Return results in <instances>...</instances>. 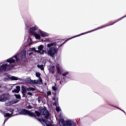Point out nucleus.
I'll return each instance as SVG.
<instances>
[{
  "mask_svg": "<svg viewBox=\"0 0 126 126\" xmlns=\"http://www.w3.org/2000/svg\"><path fill=\"white\" fill-rule=\"evenodd\" d=\"M38 103H40V99H38Z\"/></svg>",
  "mask_w": 126,
  "mask_h": 126,
  "instance_id": "35",
  "label": "nucleus"
},
{
  "mask_svg": "<svg viewBox=\"0 0 126 126\" xmlns=\"http://www.w3.org/2000/svg\"><path fill=\"white\" fill-rule=\"evenodd\" d=\"M59 126H76V123L71 120L64 121L63 119H59Z\"/></svg>",
  "mask_w": 126,
  "mask_h": 126,
  "instance_id": "5",
  "label": "nucleus"
},
{
  "mask_svg": "<svg viewBox=\"0 0 126 126\" xmlns=\"http://www.w3.org/2000/svg\"><path fill=\"white\" fill-rule=\"evenodd\" d=\"M26 109H32V107L31 106V105H29L26 107Z\"/></svg>",
  "mask_w": 126,
  "mask_h": 126,
  "instance_id": "28",
  "label": "nucleus"
},
{
  "mask_svg": "<svg viewBox=\"0 0 126 126\" xmlns=\"http://www.w3.org/2000/svg\"><path fill=\"white\" fill-rule=\"evenodd\" d=\"M56 68L57 69V72L59 74H62V71L61 70V69H62V68L60 67V64H57L56 65Z\"/></svg>",
  "mask_w": 126,
  "mask_h": 126,
  "instance_id": "18",
  "label": "nucleus"
},
{
  "mask_svg": "<svg viewBox=\"0 0 126 126\" xmlns=\"http://www.w3.org/2000/svg\"><path fill=\"white\" fill-rule=\"evenodd\" d=\"M26 90H27L25 87H22V93L23 95H24L25 93H26Z\"/></svg>",
  "mask_w": 126,
  "mask_h": 126,
  "instance_id": "19",
  "label": "nucleus"
},
{
  "mask_svg": "<svg viewBox=\"0 0 126 126\" xmlns=\"http://www.w3.org/2000/svg\"><path fill=\"white\" fill-rule=\"evenodd\" d=\"M44 46L43 45H40L38 47V50H37L36 53H39V54H43L44 53Z\"/></svg>",
  "mask_w": 126,
  "mask_h": 126,
  "instance_id": "15",
  "label": "nucleus"
},
{
  "mask_svg": "<svg viewBox=\"0 0 126 126\" xmlns=\"http://www.w3.org/2000/svg\"><path fill=\"white\" fill-rule=\"evenodd\" d=\"M39 32L41 36V37H48L49 36V34L48 33L43 32L42 31L39 30Z\"/></svg>",
  "mask_w": 126,
  "mask_h": 126,
  "instance_id": "16",
  "label": "nucleus"
},
{
  "mask_svg": "<svg viewBox=\"0 0 126 126\" xmlns=\"http://www.w3.org/2000/svg\"><path fill=\"white\" fill-rule=\"evenodd\" d=\"M18 102H19L18 100L15 99L11 101H8L7 102H6L5 105L7 107H8L9 106H10V105H13V104H16V103H18Z\"/></svg>",
  "mask_w": 126,
  "mask_h": 126,
  "instance_id": "14",
  "label": "nucleus"
},
{
  "mask_svg": "<svg viewBox=\"0 0 126 126\" xmlns=\"http://www.w3.org/2000/svg\"><path fill=\"white\" fill-rule=\"evenodd\" d=\"M68 73H69V72L66 71V72L63 73L62 75H63V76H66V75H68Z\"/></svg>",
  "mask_w": 126,
  "mask_h": 126,
  "instance_id": "25",
  "label": "nucleus"
},
{
  "mask_svg": "<svg viewBox=\"0 0 126 126\" xmlns=\"http://www.w3.org/2000/svg\"><path fill=\"white\" fill-rule=\"evenodd\" d=\"M24 42L26 43V46H29V47L33 44L32 39L29 36H25Z\"/></svg>",
  "mask_w": 126,
  "mask_h": 126,
  "instance_id": "9",
  "label": "nucleus"
},
{
  "mask_svg": "<svg viewBox=\"0 0 126 126\" xmlns=\"http://www.w3.org/2000/svg\"><path fill=\"white\" fill-rule=\"evenodd\" d=\"M28 95H30V96H32V95H33V94L31 92H28Z\"/></svg>",
  "mask_w": 126,
  "mask_h": 126,
  "instance_id": "31",
  "label": "nucleus"
},
{
  "mask_svg": "<svg viewBox=\"0 0 126 126\" xmlns=\"http://www.w3.org/2000/svg\"><path fill=\"white\" fill-rule=\"evenodd\" d=\"M27 91H35L36 89L33 87H29L27 88Z\"/></svg>",
  "mask_w": 126,
  "mask_h": 126,
  "instance_id": "20",
  "label": "nucleus"
},
{
  "mask_svg": "<svg viewBox=\"0 0 126 126\" xmlns=\"http://www.w3.org/2000/svg\"><path fill=\"white\" fill-rule=\"evenodd\" d=\"M18 113L19 115H24L25 116L28 115V116H30V117H34V118H36V115H35V114L25 109L18 110Z\"/></svg>",
  "mask_w": 126,
  "mask_h": 126,
  "instance_id": "6",
  "label": "nucleus"
},
{
  "mask_svg": "<svg viewBox=\"0 0 126 126\" xmlns=\"http://www.w3.org/2000/svg\"><path fill=\"white\" fill-rule=\"evenodd\" d=\"M1 86H0V88Z\"/></svg>",
  "mask_w": 126,
  "mask_h": 126,
  "instance_id": "39",
  "label": "nucleus"
},
{
  "mask_svg": "<svg viewBox=\"0 0 126 126\" xmlns=\"http://www.w3.org/2000/svg\"><path fill=\"white\" fill-rule=\"evenodd\" d=\"M125 17H126V15L123 17L122 18H125Z\"/></svg>",
  "mask_w": 126,
  "mask_h": 126,
  "instance_id": "37",
  "label": "nucleus"
},
{
  "mask_svg": "<svg viewBox=\"0 0 126 126\" xmlns=\"http://www.w3.org/2000/svg\"><path fill=\"white\" fill-rule=\"evenodd\" d=\"M53 100H55V97L53 98Z\"/></svg>",
  "mask_w": 126,
  "mask_h": 126,
  "instance_id": "38",
  "label": "nucleus"
},
{
  "mask_svg": "<svg viewBox=\"0 0 126 126\" xmlns=\"http://www.w3.org/2000/svg\"><path fill=\"white\" fill-rule=\"evenodd\" d=\"M25 25V29L28 30L30 35L35 37L36 40H40V39H41V36L40 35V34L36 33V31L38 30V27L37 26H34V27L30 28L31 25L28 22L26 23Z\"/></svg>",
  "mask_w": 126,
  "mask_h": 126,
  "instance_id": "3",
  "label": "nucleus"
},
{
  "mask_svg": "<svg viewBox=\"0 0 126 126\" xmlns=\"http://www.w3.org/2000/svg\"><path fill=\"white\" fill-rule=\"evenodd\" d=\"M62 81L63 82H66V81L65 80V77H64L63 78Z\"/></svg>",
  "mask_w": 126,
  "mask_h": 126,
  "instance_id": "32",
  "label": "nucleus"
},
{
  "mask_svg": "<svg viewBox=\"0 0 126 126\" xmlns=\"http://www.w3.org/2000/svg\"><path fill=\"white\" fill-rule=\"evenodd\" d=\"M32 51H33L34 52H35V53H37V50H36V49H35V48H32Z\"/></svg>",
  "mask_w": 126,
  "mask_h": 126,
  "instance_id": "30",
  "label": "nucleus"
},
{
  "mask_svg": "<svg viewBox=\"0 0 126 126\" xmlns=\"http://www.w3.org/2000/svg\"><path fill=\"white\" fill-rule=\"evenodd\" d=\"M51 92L48 91V92H47V96H49V95H51Z\"/></svg>",
  "mask_w": 126,
  "mask_h": 126,
  "instance_id": "29",
  "label": "nucleus"
},
{
  "mask_svg": "<svg viewBox=\"0 0 126 126\" xmlns=\"http://www.w3.org/2000/svg\"><path fill=\"white\" fill-rule=\"evenodd\" d=\"M59 104V99H56L55 102L53 103L54 106H58Z\"/></svg>",
  "mask_w": 126,
  "mask_h": 126,
  "instance_id": "23",
  "label": "nucleus"
},
{
  "mask_svg": "<svg viewBox=\"0 0 126 126\" xmlns=\"http://www.w3.org/2000/svg\"><path fill=\"white\" fill-rule=\"evenodd\" d=\"M14 96H15L16 99H20V98H21V97L20 96V95L19 94H15Z\"/></svg>",
  "mask_w": 126,
  "mask_h": 126,
  "instance_id": "26",
  "label": "nucleus"
},
{
  "mask_svg": "<svg viewBox=\"0 0 126 126\" xmlns=\"http://www.w3.org/2000/svg\"><path fill=\"white\" fill-rule=\"evenodd\" d=\"M26 51L23 50L20 52H18L12 57H11L6 60L3 63H0V72L2 71H8L14 68L15 62L20 63L21 61L26 62Z\"/></svg>",
  "mask_w": 126,
  "mask_h": 126,
  "instance_id": "1",
  "label": "nucleus"
},
{
  "mask_svg": "<svg viewBox=\"0 0 126 126\" xmlns=\"http://www.w3.org/2000/svg\"><path fill=\"white\" fill-rule=\"evenodd\" d=\"M7 112H10V113H11V114L4 113V118H8L5 119L4 123H3V125H4V124H5V122H6V121H7V120H8V119H9V118H11V117H14V116H16V115H17V114H13L14 110L12 109L11 108L7 109Z\"/></svg>",
  "mask_w": 126,
  "mask_h": 126,
  "instance_id": "7",
  "label": "nucleus"
},
{
  "mask_svg": "<svg viewBox=\"0 0 126 126\" xmlns=\"http://www.w3.org/2000/svg\"><path fill=\"white\" fill-rule=\"evenodd\" d=\"M94 31H95V30H93L92 31H90L87 32H86L82 33L79 35H77L76 36H73V37L67 39L63 43H62V44L59 45V48H61V47H62V46H63V45H64V44H65V43H66V42H67L68 41V40H71V39H73V38H76V37H79V36H81V35H85V34H88V33H91V32H94Z\"/></svg>",
  "mask_w": 126,
  "mask_h": 126,
  "instance_id": "8",
  "label": "nucleus"
},
{
  "mask_svg": "<svg viewBox=\"0 0 126 126\" xmlns=\"http://www.w3.org/2000/svg\"><path fill=\"white\" fill-rule=\"evenodd\" d=\"M56 110L57 111V112H58V113H59V112L62 111V109H61V107L60 106H57L56 108Z\"/></svg>",
  "mask_w": 126,
  "mask_h": 126,
  "instance_id": "24",
  "label": "nucleus"
},
{
  "mask_svg": "<svg viewBox=\"0 0 126 126\" xmlns=\"http://www.w3.org/2000/svg\"><path fill=\"white\" fill-rule=\"evenodd\" d=\"M30 55H32V53H30L29 55L30 56Z\"/></svg>",
  "mask_w": 126,
  "mask_h": 126,
  "instance_id": "36",
  "label": "nucleus"
},
{
  "mask_svg": "<svg viewBox=\"0 0 126 126\" xmlns=\"http://www.w3.org/2000/svg\"><path fill=\"white\" fill-rule=\"evenodd\" d=\"M3 79L4 81H7V80H9V79H11V80H21L20 78L18 77L15 76H11L10 77L9 76H7L6 77L4 78Z\"/></svg>",
  "mask_w": 126,
  "mask_h": 126,
  "instance_id": "12",
  "label": "nucleus"
},
{
  "mask_svg": "<svg viewBox=\"0 0 126 126\" xmlns=\"http://www.w3.org/2000/svg\"><path fill=\"white\" fill-rule=\"evenodd\" d=\"M19 91H20V87L17 86L16 87V89L12 91V93H19Z\"/></svg>",
  "mask_w": 126,
  "mask_h": 126,
  "instance_id": "17",
  "label": "nucleus"
},
{
  "mask_svg": "<svg viewBox=\"0 0 126 126\" xmlns=\"http://www.w3.org/2000/svg\"><path fill=\"white\" fill-rule=\"evenodd\" d=\"M27 83L29 84H41L42 83V79H39V80H32L31 79L27 81Z\"/></svg>",
  "mask_w": 126,
  "mask_h": 126,
  "instance_id": "10",
  "label": "nucleus"
},
{
  "mask_svg": "<svg viewBox=\"0 0 126 126\" xmlns=\"http://www.w3.org/2000/svg\"><path fill=\"white\" fill-rule=\"evenodd\" d=\"M35 75H36V77H38L39 79H38V80H40V79H42L41 78V77H40V76H41V75L40 74V73H39V72H36V73H35Z\"/></svg>",
  "mask_w": 126,
  "mask_h": 126,
  "instance_id": "22",
  "label": "nucleus"
},
{
  "mask_svg": "<svg viewBox=\"0 0 126 126\" xmlns=\"http://www.w3.org/2000/svg\"><path fill=\"white\" fill-rule=\"evenodd\" d=\"M9 99V94H3L0 95V102H4Z\"/></svg>",
  "mask_w": 126,
  "mask_h": 126,
  "instance_id": "11",
  "label": "nucleus"
},
{
  "mask_svg": "<svg viewBox=\"0 0 126 126\" xmlns=\"http://www.w3.org/2000/svg\"><path fill=\"white\" fill-rule=\"evenodd\" d=\"M53 46H57V42L51 43L47 44V48H50L49 50L47 51V54L49 56H50V57L54 58L55 55L58 53L59 48L51 47H53Z\"/></svg>",
  "mask_w": 126,
  "mask_h": 126,
  "instance_id": "4",
  "label": "nucleus"
},
{
  "mask_svg": "<svg viewBox=\"0 0 126 126\" xmlns=\"http://www.w3.org/2000/svg\"><path fill=\"white\" fill-rule=\"evenodd\" d=\"M48 69L51 73L54 74L55 73V65L52 64L48 66Z\"/></svg>",
  "mask_w": 126,
  "mask_h": 126,
  "instance_id": "13",
  "label": "nucleus"
},
{
  "mask_svg": "<svg viewBox=\"0 0 126 126\" xmlns=\"http://www.w3.org/2000/svg\"><path fill=\"white\" fill-rule=\"evenodd\" d=\"M38 68H40L41 70H44V66L43 65H37Z\"/></svg>",
  "mask_w": 126,
  "mask_h": 126,
  "instance_id": "21",
  "label": "nucleus"
},
{
  "mask_svg": "<svg viewBox=\"0 0 126 126\" xmlns=\"http://www.w3.org/2000/svg\"><path fill=\"white\" fill-rule=\"evenodd\" d=\"M35 113L37 116V117H42V116H44V119H37L39 122H40V123H44L46 125V126H54L53 125H52V121L51 120V119H49V117H50V113H49V112H48V110L46 109H42L40 110V113L39 112L35 111Z\"/></svg>",
  "mask_w": 126,
  "mask_h": 126,
  "instance_id": "2",
  "label": "nucleus"
},
{
  "mask_svg": "<svg viewBox=\"0 0 126 126\" xmlns=\"http://www.w3.org/2000/svg\"><path fill=\"white\" fill-rule=\"evenodd\" d=\"M52 90H53V91H57V88H56V87L55 86L52 87Z\"/></svg>",
  "mask_w": 126,
  "mask_h": 126,
  "instance_id": "27",
  "label": "nucleus"
},
{
  "mask_svg": "<svg viewBox=\"0 0 126 126\" xmlns=\"http://www.w3.org/2000/svg\"><path fill=\"white\" fill-rule=\"evenodd\" d=\"M61 79V78L58 77V76L56 77V80H60Z\"/></svg>",
  "mask_w": 126,
  "mask_h": 126,
  "instance_id": "33",
  "label": "nucleus"
},
{
  "mask_svg": "<svg viewBox=\"0 0 126 126\" xmlns=\"http://www.w3.org/2000/svg\"><path fill=\"white\" fill-rule=\"evenodd\" d=\"M109 25H113V24H111L110 25H107V26H109Z\"/></svg>",
  "mask_w": 126,
  "mask_h": 126,
  "instance_id": "34",
  "label": "nucleus"
}]
</instances>
